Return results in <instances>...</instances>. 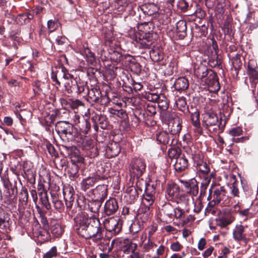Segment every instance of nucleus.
Returning <instances> with one entry per match:
<instances>
[{"label": "nucleus", "instance_id": "obj_8", "mask_svg": "<svg viewBox=\"0 0 258 258\" xmlns=\"http://www.w3.org/2000/svg\"><path fill=\"white\" fill-rule=\"evenodd\" d=\"M82 149L85 155L90 158H94L99 155V148L96 143L92 140H83Z\"/></svg>", "mask_w": 258, "mask_h": 258}, {"label": "nucleus", "instance_id": "obj_36", "mask_svg": "<svg viewBox=\"0 0 258 258\" xmlns=\"http://www.w3.org/2000/svg\"><path fill=\"white\" fill-rule=\"evenodd\" d=\"M102 204V202L93 198L91 201H88L87 204H85V208L92 213H97L99 212Z\"/></svg>", "mask_w": 258, "mask_h": 258}, {"label": "nucleus", "instance_id": "obj_32", "mask_svg": "<svg viewBox=\"0 0 258 258\" xmlns=\"http://www.w3.org/2000/svg\"><path fill=\"white\" fill-rule=\"evenodd\" d=\"M137 248V244L133 243L128 239H124L121 246L120 249L125 254L133 253L135 251Z\"/></svg>", "mask_w": 258, "mask_h": 258}, {"label": "nucleus", "instance_id": "obj_4", "mask_svg": "<svg viewBox=\"0 0 258 258\" xmlns=\"http://www.w3.org/2000/svg\"><path fill=\"white\" fill-rule=\"evenodd\" d=\"M203 125L206 129H208L210 127L215 126L214 131L218 130V133H223L226 121H224L223 125H222V121L219 124L218 117L216 113L213 112H206L203 114V119L202 121Z\"/></svg>", "mask_w": 258, "mask_h": 258}, {"label": "nucleus", "instance_id": "obj_9", "mask_svg": "<svg viewBox=\"0 0 258 258\" xmlns=\"http://www.w3.org/2000/svg\"><path fill=\"white\" fill-rule=\"evenodd\" d=\"M179 181L182 184L186 191L184 194H187L189 197H196L199 193V182L195 178L184 180L179 179Z\"/></svg>", "mask_w": 258, "mask_h": 258}, {"label": "nucleus", "instance_id": "obj_26", "mask_svg": "<svg viewBox=\"0 0 258 258\" xmlns=\"http://www.w3.org/2000/svg\"><path fill=\"white\" fill-rule=\"evenodd\" d=\"M189 87V81L188 79L184 77H179L176 79L174 82L173 87L174 90L181 93L186 90Z\"/></svg>", "mask_w": 258, "mask_h": 258}, {"label": "nucleus", "instance_id": "obj_61", "mask_svg": "<svg viewBox=\"0 0 258 258\" xmlns=\"http://www.w3.org/2000/svg\"><path fill=\"white\" fill-rule=\"evenodd\" d=\"M129 67L131 71L135 74L139 75L142 70V66L135 60L130 61Z\"/></svg>", "mask_w": 258, "mask_h": 258}, {"label": "nucleus", "instance_id": "obj_51", "mask_svg": "<svg viewBox=\"0 0 258 258\" xmlns=\"http://www.w3.org/2000/svg\"><path fill=\"white\" fill-rule=\"evenodd\" d=\"M50 230L54 237H60L64 231L62 226L59 223H55L51 225Z\"/></svg>", "mask_w": 258, "mask_h": 258}, {"label": "nucleus", "instance_id": "obj_58", "mask_svg": "<svg viewBox=\"0 0 258 258\" xmlns=\"http://www.w3.org/2000/svg\"><path fill=\"white\" fill-rule=\"evenodd\" d=\"M211 180V178L210 177H206L203 179L201 184L200 198H202L205 196L206 189L209 186Z\"/></svg>", "mask_w": 258, "mask_h": 258}, {"label": "nucleus", "instance_id": "obj_6", "mask_svg": "<svg viewBox=\"0 0 258 258\" xmlns=\"http://www.w3.org/2000/svg\"><path fill=\"white\" fill-rule=\"evenodd\" d=\"M213 189V200L214 204H222L227 205L229 203L227 191L223 186L212 184Z\"/></svg>", "mask_w": 258, "mask_h": 258}, {"label": "nucleus", "instance_id": "obj_3", "mask_svg": "<svg viewBox=\"0 0 258 258\" xmlns=\"http://www.w3.org/2000/svg\"><path fill=\"white\" fill-rule=\"evenodd\" d=\"M157 35L156 33L146 34L138 31L134 34L133 40L139 48L149 49L156 39Z\"/></svg>", "mask_w": 258, "mask_h": 258}, {"label": "nucleus", "instance_id": "obj_50", "mask_svg": "<svg viewBox=\"0 0 258 258\" xmlns=\"http://www.w3.org/2000/svg\"><path fill=\"white\" fill-rule=\"evenodd\" d=\"M36 208L39 215V218L43 228H48V223L47 217L45 216L46 212L43 210L39 206L36 205Z\"/></svg>", "mask_w": 258, "mask_h": 258}, {"label": "nucleus", "instance_id": "obj_23", "mask_svg": "<svg viewBox=\"0 0 258 258\" xmlns=\"http://www.w3.org/2000/svg\"><path fill=\"white\" fill-rule=\"evenodd\" d=\"M182 119L176 116L171 120L168 125V130L171 135H179L182 128Z\"/></svg>", "mask_w": 258, "mask_h": 258}, {"label": "nucleus", "instance_id": "obj_5", "mask_svg": "<svg viewBox=\"0 0 258 258\" xmlns=\"http://www.w3.org/2000/svg\"><path fill=\"white\" fill-rule=\"evenodd\" d=\"M69 81L64 84L65 91L70 94H81L85 91L87 81L78 78Z\"/></svg>", "mask_w": 258, "mask_h": 258}, {"label": "nucleus", "instance_id": "obj_13", "mask_svg": "<svg viewBox=\"0 0 258 258\" xmlns=\"http://www.w3.org/2000/svg\"><path fill=\"white\" fill-rule=\"evenodd\" d=\"M199 154H195V156L192 157L196 163L197 170L200 172V176H203V179L206 177H210L211 178L213 176L212 173H210V165L206 162L204 161L203 160L199 159L196 161V158H198Z\"/></svg>", "mask_w": 258, "mask_h": 258}, {"label": "nucleus", "instance_id": "obj_24", "mask_svg": "<svg viewBox=\"0 0 258 258\" xmlns=\"http://www.w3.org/2000/svg\"><path fill=\"white\" fill-rule=\"evenodd\" d=\"M138 9L141 11L146 15L152 16L156 14L159 10V6L152 3H145L141 6L138 7Z\"/></svg>", "mask_w": 258, "mask_h": 258}, {"label": "nucleus", "instance_id": "obj_42", "mask_svg": "<svg viewBox=\"0 0 258 258\" xmlns=\"http://www.w3.org/2000/svg\"><path fill=\"white\" fill-rule=\"evenodd\" d=\"M33 17V14L30 13H24L18 15L15 19V21L19 25L26 24L29 23Z\"/></svg>", "mask_w": 258, "mask_h": 258}, {"label": "nucleus", "instance_id": "obj_48", "mask_svg": "<svg viewBox=\"0 0 258 258\" xmlns=\"http://www.w3.org/2000/svg\"><path fill=\"white\" fill-rule=\"evenodd\" d=\"M215 205L212 201H210L208 203L205 210V215L212 214L213 216H218L221 213L220 210L215 206Z\"/></svg>", "mask_w": 258, "mask_h": 258}, {"label": "nucleus", "instance_id": "obj_63", "mask_svg": "<svg viewBox=\"0 0 258 258\" xmlns=\"http://www.w3.org/2000/svg\"><path fill=\"white\" fill-rule=\"evenodd\" d=\"M222 29L225 35H229V36H234V33L232 29L231 25L228 20H226L225 21Z\"/></svg>", "mask_w": 258, "mask_h": 258}, {"label": "nucleus", "instance_id": "obj_29", "mask_svg": "<svg viewBox=\"0 0 258 258\" xmlns=\"http://www.w3.org/2000/svg\"><path fill=\"white\" fill-rule=\"evenodd\" d=\"M188 166V160L185 158L183 154L181 156L177 158L174 165L175 170L179 172H181L185 170Z\"/></svg>", "mask_w": 258, "mask_h": 258}, {"label": "nucleus", "instance_id": "obj_37", "mask_svg": "<svg viewBox=\"0 0 258 258\" xmlns=\"http://www.w3.org/2000/svg\"><path fill=\"white\" fill-rule=\"evenodd\" d=\"M79 164L80 163L78 162H71V164L68 166V173L69 178L71 180H74L79 176V170L80 166Z\"/></svg>", "mask_w": 258, "mask_h": 258}, {"label": "nucleus", "instance_id": "obj_56", "mask_svg": "<svg viewBox=\"0 0 258 258\" xmlns=\"http://www.w3.org/2000/svg\"><path fill=\"white\" fill-rule=\"evenodd\" d=\"M158 107L162 111L166 110L169 107L167 98L163 95L161 94L159 99L157 101Z\"/></svg>", "mask_w": 258, "mask_h": 258}, {"label": "nucleus", "instance_id": "obj_2", "mask_svg": "<svg viewBox=\"0 0 258 258\" xmlns=\"http://www.w3.org/2000/svg\"><path fill=\"white\" fill-rule=\"evenodd\" d=\"M165 192L166 199L168 201L185 205L188 203L189 196L187 194L181 193L179 186L174 182L167 184Z\"/></svg>", "mask_w": 258, "mask_h": 258}, {"label": "nucleus", "instance_id": "obj_21", "mask_svg": "<svg viewBox=\"0 0 258 258\" xmlns=\"http://www.w3.org/2000/svg\"><path fill=\"white\" fill-rule=\"evenodd\" d=\"M92 120L95 123L94 127L96 131H98V127L97 125H99L102 129H106L109 125V121L106 115L102 114L95 113L92 117Z\"/></svg>", "mask_w": 258, "mask_h": 258}, {"label": "nucleus", "instance_id": "obj_55", "mask_svg": "<svg viewBox=\"0 0 258 258\" xmlns=\"http://www.w3.org/2000/svg\"><path fill=\"white\" fill-rule=\"evenodd\" d=\"M29 195L27 189L23 186L21 189L19 194V202H21L22 205L26 206L28 202Z\"/></svg>", "mask_w": 258, "mask_h": 258}, {"label": "nucleus", "instance_id": "obj_52", "mask_svg": "<svg viewBox=\"0 0 258 258\" xmlns=\"http://www.w3.org/2000/svg\"><path fill=\"white\" fill-rule=\"evenodd\" d=\"M96 72H97V69L90 68L87 69L86 72H79L78 74V77L79 78H81L82 80H84L87 77H89L90 79L91 78H94V75Z\"/></svg>", "mask_w": 258, "mask_h": 258}, {"label": "nucleus", "instance_id": "obj_14", "mask_svg": "<svg viewBox=\"0 0 258 258\" xmlns=\"http://www.w3.org/2000/svg\"><path fill=\"white\" fill-rule=\"evenodd\" d=\"M122 221L119 219L112 218L109 219L105 224V227L108 231L114 235L120 233L122 229Z\"/></svg>", "mask_w": 258, "mask_h": 258}, {"label": "nucleus", "instance_id": "obj_41", "mask_svg": "<svg viewBox=\"0 0 258 258\" xmlns=\"http://www.w3.org/2000/svg\"><path fill=\"white\" fill-rule=\"evenodd\" d=\"M97 181H98L97 178L94 176H89L83 179L81 182V189L86 191L90 187L94 186Z\"/></svg>", "mask_w": 258, "mask_h": 258}, {"label": "nucleus", "instance_id": "obj_39", "mask_svg": "<svg viewBox=\"0 0 258 258\" xmlns=\"http://www.w3.org/2000/svg\"><path fill=\"white\" fill-rule=\"evenodd\" d=\"M63 68H64V66H60L56 71H52L51 73V79L58 86L61 85V83L58 78L64 79L63 76L64 75V70H63Z\"/></svg>", "mask_w": 258, "mask_h": 258}, {"label": "nucleus", "instance_id": "obj_17", "mask_svg": "<svg viewBox=\"0 0 258 258\" xmlns=\"http://www.w3.org/2000/svg\"><path fill=\"white\" fill-rule=\"evenodd\" d=\"M107 186V185L101 184L91 189L93 198L103 203L108 195Z\"/></svg>", "mask_w": 258, "mask_h": 258}, {"label": "nucleus", "instance_id": "obj_28", "mask_svg": "<svg viewBox=\"0 0 258 258\" xmlns=\"http://www.w3.org/2000/svg\"><path fill=\"white\" fill-rule=\"evenodd\" d=\"M156 140L160 143L164 145L173 144L175 141L173 136H170L169 134L165 131L160 132L156 134Z\"/></svg>", "mask_w": 258, "mask_h": 258}, {"label": "nucleus", "instance_id": "obj_49", "mask_svg": "<svg viewBox=\"0 0 258 258\" xmlns=\"http://www.w3.org/2000/svg\"><path fill=\"white\" fill-rule=\"evenodd\" d=\"M161 211L166 217L169 218H173V213H174V208L169 203H165L162 206Z\"/></svg>", "mask_w": 258, "mask_h": 258}, {"label": "nucleus", "instance_id": "obj_33", "mask_svg": "<svg viewBox=\"0 0 258 258\" xmlns=\"http://www.w3.org/2000/svg\"><path fill=\"white\" fill-rule=\"evenodd\" d=\"M72 124L67 121H59L55 124V129L59 136L62 138Z\"/></svg>", "mask_w": 258, "mask_h": 258}, {"label": "nucleus", "instance_id": "obj_31", "mask_svg": "<svg viewBox=\"0 0 258 258\" xmlns=\"http://www.w3.org/2000/svg\"><path fill=\"white\" fill-rule=\"evenodd\" d=\"M188 114H190V119L192 124L196 127L197 132L200 134H202L203 131L201 127L199 111L196 109L194 112H191L190 110V112H188Z\"/></svg>", "mask_w": 258, "mask_h": 258}, {"label": "nucleus", "instance_id": "obj_30", "mask_svg": "<svg viewBox=\"0 0 258 258\" xmlns=\"http://www.w3.org/2000/svg\"><path fill=\"white\" fill-rule=\"evenodd\" d=\"M194 2L192 0H178L176 4L178 11L185 13L191 10Z\"/></svg>", "mask_w": 258, "mask_h": 258}, {"label": "nucleus", "instance_id": "obj_59", "mask_svg": "<svg viewBox=\"0 0 258 258\" xmlns=\"http://www.w3.org/2000/svg\"><path fill=\"white\" fill-rule=\"evenodd\" d=\"M61 25V23L57 19L49 20L47 21V28L50 33L55 31L58 27V26Z\"/></svg>", "mask_w": 258, "mask_h": 258}, {"label": "nucleus", "instance_id": "obj_10", "mask_svg": "<svg viewBox=\"0 0 258 258\" xmlns=\"http://www.w3.org/2000/svg\"><path fill=\"white\" fill-rule=\"evenodd\" d=\"M87 89L88 91V101L90 103H95L101 105L106 103L104 101L105 97L102 96L101 92L99 88L94 87L90 89L87 87Z\"/></svg>", "mask_w": 258, "mask_h": 258}, {"label": "nucleus", "instance_id": "obj_54", "mask_svg": "<svg viewBox=\"0 0 258 258\" xmlns=\"http://www.w3.org/2000/svg\"><path fill=\"white\" fill-rule=\"evenodd\" d=\"M208 64L212 68L218 67L222 69L221 60L219 58L218 55H213L209 57Z\"/></svg>", "mask_w": 258, "mask_h": 258}, {"label": "nucleus", "instance_id": "obj_40", "mask_svg": "<svg viewBox=\"0 0 258 258\" xmlns=\"http://www.w3.org/2000/svg\"><path fill=\"white\" fill-rule=\"evenodd\" d=\"M48 228H43L36 232L38 242L40 244L48 241L50 239V235L48 232Z\"/></svg>", "mask_w": 258, "mask_h": 258}, {"label": "nucleus", "instance_id": "obj_45", "mask_svg": "<svg viewBox=\"0 0 258 258\" xmlns=\"http://www.w3.org/2000/svg\"><path fill=\"white\" fill-rule=\"evenodd\" d=\"M154 28L155 26L152 21L144 22L139 26L138 32H143L144 33H146V34L155 33L154 32Z\"/></svg>", "mask_w": 258, "mask_h": 258}, {"label": "nucleus", "instance_id": "obj_34", "mask_svg": "<svg viewBox=\"0 0 258 258\" xmlns=\"http://www.w3.org/2000/svg\"><path fill=\"white\" fill-rule=\"evenodd\" d=\"M149 54L151 59L154 62L160 61L164 58L163 50L159 47H154L149 51Z\"/></svg>", "mask_w": 258, "mask_h": 258}, {"label": "nucleus", "instance_id": "obj_7", "mask_svg": "<svg viewBox=\"0 0 258 258\" xmlns=\"http://www.w3.org/2000/svg\"><path fill=\"white\" fill-rule=\"evenodd\" d=\"M130 171L131 173L139 178L146 171V164L144 160L141 158H133L130 163Z\"/></svg>", "mask_w": 258, "mask_h": 258}, {"label": "nucleus", "instance_id": "obj_19", "mask_svg": "<svg viewBox=\"0 0 258 258\" xmlns=\"http://www.w3.org/2000/svg\"><path fill=\"white\" fill-rule=\"evenodd\" d=\"M105 156L107 158L117 156L120 152V147L118 143L112 142L109 143L104 147Z\"/></svg>", "mask_w": 258, "mask_h": 258}, {"label": "nucleus", "instance_id": "obj_44", "mask_svg": "<svg viewBox=\"0 0 258 258\" xmlns=\"http://www.w3.org/2000/svg\"><path fill=\"white\" fill-rule=\"evenodd\" d=\"M175 104L178 109L184 114L187 115L188 112H190V110L187 105L186 100L185 97H179L176 100Z\"/></svg>", "mask_w": 258, "mask_h": 258}, {"label": "nucleus", "instance_id": "obj_1", "mask_svg": "<svg viewBox=\"0 0 258 258\" xmlns=\"http://www.w3.org/2000/svg\"><path fill=\"white\" fill-rule=\"evenodd\" d=\"M74 220L75 230L80 236L86 239H92L95 243L103 239L104 227L98 218L81 212Z\"/></svg>", "mask_w": 258, "mask_h": 258}, {"label": "nucleus", "instance_id": "obj_12", "mask_svg": "<svg viewBox=\"0 0 258 258\" xmlns=\"http://www.w3.org/2000/svg\"><path fill=\"white\" fill-rule=\"evenodd\" d=\"M62 138H66L69 142L80 144L83 142L84 135L78 132L77 128L72 124Z\"/></svg>", "mask_w": 258, "mask_h": 258}, {"label": "nucleus", "instance_id": "obj_62", "mask_svg": "<svg viewBox=\"0 0 258 258\" xmlns=\"http://www.w3.org/2000/svg\"><path fill=\"white\" fill-rule=\"evenodd\" d=\"M144 226L142 224H140L139 221L135 220L130 227L131 232L133 234H136L143 229Z\"/></svg>", "mask_w": 258, "mask_h": 258}, {"label": "nucleus", "instance_id": "obj_57", "mask_svg": "<svg viewBox=\"0 0 258 258\" xmlns=\"http://www.w3.org/2000/svg\"><path fill=\"white\" fill-rule=\"evenodd\" d=\"M108 111L111 115L116 116L123 119H125L127 116L126 111L122 109L118 110L113 108H109Z\"/></svg>", "mask_w": 258, "mask_h": 258}, {"label": "nucleus", "instance_id": "obj_11", "mask_svg": "<svg viewBox=\"0 0 258 258\" xmlns=\"http://www.w3.org/2000/svg\"><path fill=\"white\" fill-rule=\"evenodd\" d=\"M139 189L140 191L142 190L138 186H131L127 187L123 197L124 202L130 205L134 204L138 200L139 198Z\"/></svg>", "mask_w": 258, "mask_h": 258}, {"label": "nucleus", "instance_id": "obj_60", "mask_svg": "<svg viewBox=\"0 0 258 258\" xmlns=\"http://www.w3.org/2000/svg\"><path fill=\"white\" fill-rule=\"evenodd\" d=\"M182 155L181 149L179 148H170L168 151V157L171 159L174 158L176 160L177 158L181 156Z\"/></svg>", "mask_w": 258, "mask_h": 258}, {"label": "nucleus", "instance_id": "obj_15", "mask_svg": "<svg viewBox=\"0 0 258 258\" xmlns=\"http://www.w3.org/2000/svg\"><path fill=\"white\" fill-rule=\"evenodd\" d=\"M37 191L41 205L47 210L52 209V206L49 201L47 191L44 188V186L42 183L38 184Z\"/></svg>", "mask_w": 258, "mask_h": 258}, {"label": "nucleus", "instance_id": "obj_53", "mask_svg": "<svg viewBox=\"0 0 258 258\" xmlns=\"http://www.w3.org/2000/svg\"><path fill=\"white\" fill-rule=\"evenodd\" d=\"M108 57L111 61L118 63L122 59V55L120 52L111 49L109 51Z\"/></svg>", "mask_w": 258, "mask_h": 258}, {"label": "nucleus", "instance_id": "obj_22", "mask_svg": "<svg viewBox=\"0 0 258 258\" xmlns=\"http://www.w3.org/2000/svg\"><path fill=\"white\" fill-rule=\"evenodd\" d=\"M209 73V76L206 79V83L211 91H218L220 89V86L218 76L213 71H210Z\"/></svg>", "mask_w": 258, "mask_h": 258}, {"label": "nucleus", "instance_id": "obj_35", "mask_svg": "<svg viewBox=\"0 0 258 258\" xmlns=\"http://www.w3.org/2000/svg\"><path fill=\"white\" fill-rule=\"evenodd\" d=\"M186 22L184 20H180L176 23V35L179 39H183L186 36Z\"/></svg>", "mask_w": 258, "mask_h": 258}, {"label": "nucleus", "instance_id": "obj_64", "mask_svg": "<svg viewBox=\"0 0 258 258\" xmlns=\"http://www.w3.org/2000/svg\"><path fill=\"white\" fill-rule=\"evenodd\" d=\"M238 184V181L235 180L230 186V194L234 197L239 198L240 197Z\"/></svg>", "mask_w": 258, "mask_h": 258}, {"label": "nucleus", "instance_id": "obj_38", "mask_svg": "<svg viewBox=\"0 0 258 258\" xmlns=\"http://www.w3.org/2000/svg\"><path fill=\"white\" fill-rule=\"evenodd\" d=\"M93 176L99 181L107 179L109 175L108 170L106 169L104 166L100 164L97 166L95 174Z\"/></svg>", "mask_w": 258, "mask_h": 258}, {"label": "nucleus", "instance_id": "obj_20", "mask_svg": "<svg viewBox=\"0 0 258 258\" xmlns=\"http://www.w3.org/2000/svg\"><path fill=\"white\" fill-rule=\"evenodd\" d=\"M247 74L249 78L253 82L258 80V66L256 61L250 59L247 64Z\"/></svg>", "mask_w": 258, "mask_h": 258}, {"label": "nucleus", "instance_id": "obj_25", "mask_svg": "<svg viewBox=\"0 0 258 258\" xmlns=\"http://www.w3.org/2000/svg\"><path fill=\"white\" fill-rule=\"evenodd\" d=\"M51 202L53 205L54 210L59 213L62 212L64 210V205L63 202L60 200L58 195L55 191H51Z\"/></svg>", "mask_w": 258, "mask_h": 258}, {"label": "nucleus", "instance_id": "obj_47", "mask_svg": "<svg viewBox=\"0 0 258 258\" xmlns=\"http://www.w3.org/2000/svg\"><path fill=\"white\" fill-rule=\"evenodd\" d=\"M77 126L79 128L80 132L84 135L87 134L91 128L90 121L85 118H83L81 121H79Z\"/></svg>", "mask_w": 258, "mask_h": 258}, {"label": "nucleus", "instance_id": "obj_46", "mask_svg": "<svg viewBox=\"0 0 258 258\" xmlns=\"http://www.w3.org/2000/svg\"><path fill=\"white\" fill-rule=\"evenodd\" d=\"M231 62L232 64V68L231 69L234 70L235 75L237 76L242 64L240 59V54H236L234 57H233L231 58Z\"/></svg>", "mask_w": 258, "mask_h": 258}, {"label": "nucleus", "instance_id": "obj_16", "mask_svg": "<svg viewBox=\"0 0 258 258\" xmlns=\"http://www.w3.org/2000/svg\"><path fill=\"white\" fill-rule=\"evenodd\" d=\"M67 156L71 159V162L83 163L84 158L80 155L79 150L75 146H64Z\"/></svg>", "mask_w": 258, "mask_h": 258}, {"label": "nucleus", "instance_id": "obj_18", "mask_svg": "<svg viewBox=\"0 0 258 258\" xmlns=\"http://www.w3.org/2000/svg\"><path fill=\"white\" fill-rule=\"evenodd\" d=\"M117 201L115 198H110L105 203L103 214L105 216H111L116 213L118 210Z\"/></svg>", "mask_w": 258, "mask_h": 258}, {"label": "nucleus", "instance_id": "obj_27", "mask_svg": "<svg viewBox=\"0 0 258 258\" xmlns=\"http://www.w3.org/2000/svg\"><path fill=\"white\" fill-rule=\"evenodd\" d=\"M235 220V218L232 216H223L215 219V224L220 228L225 229L228 230V226Z\"/></svg>", "mask_w": 258, "mask_h": 258}, {"label": "nucleus", "instance_id": "obj_43", "mask_svg": "<svg viewBox=\"0 0 258 258\" xmlns=\"http://www.w3.org/2000/svg\"><path fill=\"white\" fill-rule=\"evenodd\" d=\"M245 231L244 227L242 225H237L235 229L233 231V237L237 241H240L245 238V235L244 234Z\"/></svg>", "mask_w": 258, "mask_h": 258}]
</instances>
